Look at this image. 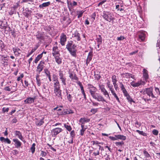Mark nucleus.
Masks as SVG:
<instances>
[{"instance_id": "338daca9", "label": "nucleus", "mask_w": 160, "mask_h": 160, "mask_svg": "<svg viewBox=\"0 0 160 160\" xmlns=\"http://www.w3.org/2000/svg\"><path fill=\"white\" fill-rule=\"evenodd\" d=\"M106 2V0H103V1H102L101 2H99L98 3V6L99 7L101 5H102L104 3Z\"/></svg>"}, {"instance_id": "f257e3e1", "label": "nucleus", "mask_w": 160, "mask_h": 160, "mask_svg": "<svg viewBox=\"0 0 160 160\" xmlns=\"http://www.w3.org/2000/svg\"><path fill=\"white\" fill-rule=\"evenodd\" d=\"M96 91L97 89L96 88L89 90V92L92 98L99 102H107L102 96L99 94L96 93Z\"/></svg>"}, {"instance_id": "f704fd0d", "label": "nucleus", "mask_w": 160, "mask_h": 160, "mask_svg": "<svg viewBox=\"0 0 160 160\" xmlns=\"http://www.w3.org/2000/svg\"><path fill=\"white\" fill-rule=\"evenodd\" d=\"M67 95V98L68 100V101L70 102H71L72 101V97L71 96V95L70 94H68V92H66Z\"/></svg>"}, {"instance_id": "37998d69", "label": "nucleus", "mask_w": 160, "mask_h": 160, "mask_svg": "<svg viewBox=\"0 0 160 160\" xmlns=\"http://www.w3.org/2000/svg\"><path fill=\"white\" fill-rule=\"evenodd\" d=\"M4 48L5 45L3 42L1 40H0V48L1 50L2 51L3 49H4Z\"/></svg>"}, {"instance_id": "20e7f679", "label": "nucleus", "mask_w": 160, "mask_h": 160, "mask_svg": "<svg viewBox=\"0 0 160 160\" xmlns=\"http://www.w3.org/2000/svg\"><path fill=\"white\" fill-rule=\"evenodd\" d=\"M59 77L62 83V86H66V85L67 78L65 74L63 71L60 70L59 71Z\"/></svg>"}, {"instance_id": "4d7b16f0", "label": "nucleus", "mask_w": 160, "mask_h": 160, "mask_svg": "<svg viewBox=\"0 0 160 160\" xmlns=\"http://www.w3.org/2000/svg\"><path fill=\"white\" fill-rule=\"evenodd\" d=\"M152 133L153 134L155 135H157L158 134V132L157 130L154 129L153 130H152Z\"/></svg>"}, {"instance_id": "f03ea898", "label": "nucleus", "mask_w": 160, "mask_h": 160, "mask_svg": "<svg viewBox=\"0 0 160 160\" xmlns=\"http://www.w3.org/2000/svg\"><path fill=\"white\" fill-rule=\"evenodd\" d=\"M76 46L72 44V41H70L68 42L66 46V48L69 51L73 57H76L77 50L76 49Z\"/></svg>"}, {"instance_id": "2eb2a0df", "label": "nucleus", "mask_w": 160, "mask_h": 160, "mask_svg": "<svg viewBox=\"0 0 160 160\" xmlns=\"http://www.w3.org/2000/svg\"><path fill=\"white\" fill-rule=\"evenodd\" d=\"M142 84H145V82H144L140 81H139L137 82H135L134 81H132L130 83L131 85L134 87L139 86Z\"/></svg>"}, {"instance_id": "bf43d9fd", "label": "nucleus", "mask_w": 160, "mask_h": 160, "mask_svg": "<svg viewBox=\"0 0 160 160\" xmlns=\"http://www.w3.org/2000/svg\"><path fill=\"white\" fill-rule=\"evenodd\" d=\"M98 111L97 108H92L91 110V112L92 113L94 114Z\"/></svg>"}, {"instance_id": "1a4fd4ad", "label": "nucleus", "mask_w": 160, "mask_h": 160, "mask_svg": "<svg viewBox=\"0 0 160 160\" xmlns=\"http://www.w3.org/2000/svg\"><path fill=\"white\" fill-rule=\"evenodd\" d=\"M72 37L74 39L75 41H80L81 39L80 34L78 33L77 31H75L72 33Z\"/></svg>"}, {"instance_id": "052dcab7", "label": "nucleus", "mask_w": 160, "mask_h": 160, "mask_svg": "<svg viewBox=\"0 0 160 160\" xmlns=\"http://www.w3.org/2000/svg\"><path fill=\"white\" fill-rule=\"evenodd\" d=\"M125 38L124 37L121 36L119 37H117V39L118 41H121V40H122Z\"/></svg>"}, {"instance_id": "c85d7f7f", "label": "nucleus", "mask_w": 160, "mask_h": 160, "mask_svg": "<svg viewBox=\"0 0 160 160\" xmlns=\"http://www.w3.org/2000/svg\"><path fill=\"white\" fill-rule=\"evenodd\" d=\"M125 97L128 100V102L131 104L132 103V102H135L132 99L129 94L125 96Z\"/></svg>"}, {"instance_id": "5fc2aeb1", "label": "nucleus", "mask_w": 160, "mask_h": 160, "mask_svg": "<svg viewBox=\"0 0 160 160\" xmlns=\"http://www.w3.org/2000/svg\"><path fill=\"white\" fill-rule=\"evenodd\" d=\"M8 108H3L2 109V111L3 113H4L5 112H8L9 110Z\"/></svg>"}, {"instance_id": "cd10ccee", "label": "nucleus", "mask_w": 160, "mask_h": 160, "mask_svg": "<svg viewBox=\"0 0 160 160\" xmlns=\"http://www.w3.org/2000/svg\"><path fill=\"white\" fill-rule=\"evenodd\" d=\"M115 136L116 137L117 139H119L120 140H125L126 139V136L121 135H115Z\"/></svg>"}, {"instance_id": "412c9836", "label": "nucleus", "mask_w": 160, "mask_h": 160, "mask_svg": "<svg viewBox=\"0 0 160 160\" xmlns=\"http://www.w3.org/2000/svg\"><path fill=\"white\" fill-rule=\"evenodd\" d=\"M0 140L2 142H4L5 143H7L8 144H10L11 143V141L9 138H5L3 137H0Z\"/></svg>"}, {"instance_id": "49530a36", "label": "nucleus", "mask_w": 160, "mask_h": 160, "mask_svg": "<svg viewBox=\"0 0 160 160\" xmlns=\"http://www.w3.org/2000/svg\"><path fill=\"white\" fill-rule=\"evenodd\" d=\"M124 143V142L123 141H122L121 142H116L115 143V145L116 146L119 147L121 146L122 147V145Z\"/></svg>"}, {"instance_id": "2f4dec72", "label": "nucleus", "mask_w": 160, "mask_h": 160, "mask_svg": "<svg viewBox=\"0 0 160 160\" xmlns=\"http://www.w3.org/2000/svg\"><path fill=\"white\" fill-rule=\"evenodd\" d=\"M81 127L82 128L81 129L80 131V135L82 136L84 133V131H85L86 128H84V125H81Z\"/></svg>"}, {"instance_id": "4be33fe9", "label": "nucleus", "mask_w": 160, "mask_h": 160, "mask_svg": "<svg viewBox=\"0 0 160 160\" xmlns=\"http://www.w3.org/2000/svg\"><path fill=\"white\" fill-rule=\"evenodd\" d=\"M90 121V119L86 118H81L79 120L81 125H84L85 123L88 122Z\"/></svg>"}, {"instance_id": "6ab92c4d", "label": "nucleus", "mask_w": 160, "mask_h": 160, "mask_svg": "<svg viewBox=\"0 0 160 160\" xmlns=\"http://www.w3.org/2000/svg\"><path fill=\"white\" fill-rule=\"evenodd\" d=\"M15 134L16 136H17L23 142H25V140H23V138L22 135V134L21 132L19 131H14Z\"/></svg>"}, {"instance_id": "aec40b11", "label": "nucleus", "mask_w": 160, "mask_h": 160, "mask_svg": "<svg viewBox=\"0 0 160 160\" xmlns=\"http://www.w3.org/2000/svg\"><path fill=\"white\" fill-rule=\"evenodd\" d=\"M60 56L59 54L58 55L53 56L55 58V61L58 64H60L62 63V59L60 57Z\"/></svg>"}, {"instance_id": "4c0bfd02", "label": "nucleus", "mask_w": 160, "mask_h": 160, "mask_svg": "<svg viewBox=\"0 0 160 160\" xmlns=\"http://www.w3.org/2000/svg\"><path fill=\"white\" fill-rule=\"evenodd\" d=\"M35 143H33L31 147L30 148V150H31L32 153L33 154L35 151Z\"/></svg>"}, {"instance_id": "6e6d98bb", "label": "nucleus", "mask_w": 160, "mask_h": 160, "mask_svg": "<svg viewBox=\"0 0 160 160\" xmlns=\"http://www.w3.org/2000/svg\"><path fill=\"white\" fill-rule=\"evenodd\" d=\"M96 13L95 12L93 13L91 15V19L92 21H93L95 18Z\"/></svg>"}, {"instance_id": "6e6552de", "label": "nucleus", "mask_w": 160, "mask_h": 160, "mask_svg": "<svg viewBox=\"0 0 160 160\" xmlns=\"http://www.w3.org/2000/svg\"><path fill=\"white\" fill-rule=\"evenodd\" d=\"M35 124L37 126H41L44 123V118H36L34 119Z\"/></svg>"}, {"instance_id": "a878e982", "label": "nucleus", "mask_w": 160, "mask_h": 160, "mask_svg": "<svg viewBox=\"0 0 160 160\" xmlns=\"http://www.w3.org/2000/svg\"><path fill=\"white\" fill-rule=\"evenodd\" d=\"M51 4L50 2H46L43 3L42 4H40L39 5V8L42 9H43L44 7H46L48 6Z\"/></svg>"}, {"instance_id": "393cba45", "label": "nucleus", "mask_w": 160, "mask_h": 160, "mask_svg": "<svg viewBox=\"0 0 160 160\" xmlns=\"http://www.w3.org/2000/svg\"><path fill=\"white\" fill-rule=\"evenodd\" d=\"M53 86L54 89L60 88V84L59 81L53 82Z\"/></svg>"}, {"instance_id": "f3484780", "label": "nucleus", "mask_w": 160, "mask_h": 160, "mask_svg": "<svg viewBox=\"0 0 160 160\" xmlns=\"http://www.w3.org/2000/svg\"><path fill=\"white\" fill-rule=\"evenodd\" d=\"M93 56V53L92 51L90 52L88 55L87 58L86 60V64L87 66L90 61L92 60Z\"/></svg>"}, {"instance_id": "680f3d73", "label": "nucleus", "mask_w": 160, "mask_h": 160, "mask_svg": "<svg viewBox=\"0 0 160 160\" xmlns=\"http://www.w3.org/2000/svg\"><path fill=\"white\" fill-rule=\"evenodd\" d=\"M93 156H96L97 155H98L99 154V151L98 150L96 151V152H94L93 153Z\"/></svg>"}, {"instance_id": "dca6fc26", "label": "nucleus", "mask_w": 160, "mask_h": 160, "mask_svg": "<svg viewBox=\"0 0 160 160\" xmlns=\"http://www.w3.org/2000/svg\"><path fill=\"white\" fill-rule=\"evenodd\" d=\"M12 141L14 142V145L17 148H20L22 144V143L17 138H13Z\"/></svg>"}, {"instance_id": "9d476101", "label": "nucleus", "mask_w": 160, "mask_h": 160, "mask_svg": "<svg viewBox=\"0 0 160 160\" xmlns=\"http://www.w3.org/2000/svg\"><path fill=\"white\" fill-rule=\"evenodd\" d=\"M67 37L66 35L64 33H62L60 37V43L61 45L62 46H64Z\"/></svg>"}, {"instance_id": "603ef678", "label": "nucleus", "mask_w": 160, "mask_h": 160, "mask_svg": "<svg viewBox=\"0 0 160 160\" xmlns=\"http://www.w3.org/2000/svg\"><path fill=\"white\" fill-rule=\"evenodd\" d=\"M13 50L14 53H15L16 52H17L18 54H19L20 53V52H18V51L20 50L19 48H13Z\"/></svg>"}, {"instance_id": "b1692460", "label": "nucleus", "mask_w": 160, "mask_h": 160, "mask_svg": "<svg viewBox=\"0 0 160 160\" xmlns=\"http://www.w3.org/2000/svg\"><path fill=\"white\" fill-rule=\"evenodd\" d=\"M44 72L46 75L47 77L48 78L49 81H52V79L50 73L49 71L47 68L44 69Z\"/></svg>"}, {"instance_id": "ea45409f", "label": "nucleus", "mask_w": 160, "mask_h": 160, "mask_svg": "<svg viewBox=\"0 0 160 160\" xmlns=\"http://www.w3.org/2000/svg\"><path fill=\"white\" fill-rule=\"evenodd\" d=\"M99 38H97L96 39V40L97 42V44H101L102 42V39L101 36L100 35H99L98 36Z\"/></svg>"}, {"instance_id": "473e14b6", "label": "nucleus", "mask_w": 160, "mask_h": 160, "mask_svg": "<svg viewBox=\"0 0 160 160\" xmlns=\"http://www.w3.org/2000/svg\"><path fill=\"white\" fill-rule=\"evenodd\" d=\"M145 34L143 33H141L138 35L139 38L142 41H143L145 38Z\"/></svg>"}, {"instance_id": "de8ad7c7", "label": "nucleus", "mask_w": 160, "mask_h": 160, "mask_svg": "<svg viewBox=\"0 0 160 160\" xmlns=\"http://www.w3.org/2000/svg\"><path fill=\"white\" fill-rule=\"evenodd\" d=\"M52 79L53 82L58 81V78H57L56 75L54 74H53L52 75Z\"/></svg>"}, {"instance_id": "f8f14e48", "label": "nucleus", "mask_w": 160, "mask_h": 160, "mask_svg": "<svg viewBox=\"0 0 160 160\" xmlns=\"http://www.w3.org/2000/svg\"><path fill=\"white\" fill-rule=\"evenodd\" d=\"M54 92L56 96L59 98V100L62 99L61 95V90H60V88L54 89Z\"/></svg>"}, {"instance_id": "a18cd8bd", "label": "nucleus", "mask_w": 160, "mask_h": 160, "mask_svg": "<svg viewBox=\"0 0 160 160\" xmlns=\"http://www.w3.org/2000/svg\"><path fill=\"white\" fill-rule=\"evenodd\" d=\"M123 77L124 78H130V73H125L122 74Z\"/></svg>"}, {"instance_id": "8fccbe9b", "label": "nucleus", "mask_w": 160, "mask_h": 160, "mask_svg": "<svg viewBox=\"0 0 160 160\" xmlns=\"http://www.w3.org/2000/svg\"><path fill=\"white\" fill-rule=\"evenodd\" d=\"M70 135L71 138H74L75 136V133L74 131H72L70 133Z\"/></svg>"}, {"instance_id": "a211bd4d", "label": "nucleus", "mask_w": 160, "mask_h": 160, "mask_svg": "<svg viewBox=\"0 0 160 160\" xmlns=\"http://www.w3.org/2000/svg\"><path fill=\"white\" fill-rule=\"evenodd\" d=\"M142 72L144 80L147 81L149 78L148 71L146 69L144 68Z\"/></svg>"}, {"instance_id": "c03bdc74", "label": "nucleus", "mask_w": 160, "mask_h": 160, "mask_svg": "<svg viewBox=\"0 0 160 160\" xmlns=\"http://www.w3.org/2000/svg\"><path fill=\"white\" fill-rule=\"evenodd\" d=\"M143 153L144 156L146 158H149L150 157L149 154L146 150L143 151Z\"/></svg>"}, {"instance_id": "864d4df0", "label": "nucleus", "mask_w": 160, "mask_h": 160, "mask_svg": "<svg viewBox=\"0 0 160 160\" xmlns=\"http://www.w3.org/2000/svg\"><path fill=\"white\" fill-rule=\"evenodd\" d=\"M11 31V33L12 35L14 37H15L16 36V34H15V32L14 30H10Z\"/></svg>"}, {"instance_id": "a19ab883", "label": "nucleus", "mask_w": 160, "mask_h": 160, "mask_svg": "<svg viewBox=\"0 0 160 160\" xmlns=\"http://www.w3.org/2000/svg\"><path fill=\"white\" fill-rule=\"evenodd\" d=\"M136 132H138L139 134L142 135L143 136H147L146 133L144 132L143 131L137 130H136Z\"/></svg>"}, {"instance_id": "774afa93", "label": "nucleus", "mask_w": 160, "mask_h": 160, "mask_svg": "<svg viewBox=\"0 0 160 160\" xmlns=\"http://www.w3.org/2000/svg\"><path fill=\"white\" fill-rule=\"evenodd\" d=\"M39 45H35L33 48L32 49L34 52L38 48Z\"/></svg>"}, {"instance_id": "72a5a7b5", "label": "nucleus", "mask_w": 160, "mask_h": 160, "mask_svg": "<svg viewBox=\"0 0 160 160\" xmlns=\"http://www.w3.org/2000/svg\"><path fill=\"white\" fill-rule=\"evenodd\" d=\"M84 12V11L83 10H82L81 11H77V12L76 13L78 15V18H79L81 17L83 13Z\"/></svg>"}, {"instance_id": "9b49d317", "label": "nucleus", "mask_w": 160, "mask_h": 160, "mask_svg": "<svg viewBox=\"0 0 160 160\" xmlns=\"http://www.w3.org/2000/svg\"><path fill=\"white\" fill-rule=\"evenodd\" d=\"M99 88L101 92L103 93V94L105 96L110 99V98L108 91L106 90L105 88L103 86L101 85H99Z\"/></svg>"}, {"instance_id": "13d9d810", "label": "nucleus", "mask_w": 160, "mask_h": 160, "mask_svg": "<svg viewBox=\"0 0 160 160\" xmlns=\"http://www.w3.org/2000/svg\"><path fill=\"white\" fill-rule=\"evenodd\" d=\"M47 153L43 151H41L40 155L42 157H45L47 155Z\"/></svg>"}, {"instance_id": "39448f33", "label": "nucleus", "mask_w": 160, "mask_h": 160, "mask_svg": "<svg viewBox=\"0 0 160 160\" xmlns=\"http://www.w3.org/2000/svg\"><path fill=\"white\" fill-rule=\"evenodd\" d=\"M143 94L145 93L149 97H151L152 98H155L156 97L154 95L153 93V88L152 87L145 88L143 89Z\"/></svg>"}, {"instance_id": "bb28decb", "label": "nucleus", "mask_w": 160, "mask_h": 160, "mask_svg": "<svg viewBox=\"0 0 160 160\" xmlns=\"http://www.w3.org/2000/svg\"><path fill=\"white\" fill-rule=\"evenodd\" d=\"M69 77L72 80H77L78 79V78L76 76L75 74H73L71 72H69Z\"/></svg>"}, {"instance_id": "7c9ffc66", "label": "nucleus", "mask_w": 160, "mask_h": 160, "mask_svg": "<svg viewBox=\"0 0 160 160\" xmlns=\"http://www.w3.org/2000/svg\"><path fill=\"white\" fill-rule=\"evenodd\" d=\"M112 82H113V84L116 83L117 81V77L115 75H112Z\"/></svg>"}, {"instance_id": "5701e85b", "label": "nucleus", "mask_w": 160, "mask_h": 160, "mask_svg": "<svg viewBox=\"0 0 160 160\" xmlns=\"http://www.w3.org/2000/svg\"><path fill=\"white\" fill-rule=\"evenodd\" d=\"M59 54V52L58 51V47H54L52 48V54L53 56H55L57 55H58V54Z\"/></svg>"}, {"instance_id": "7ed1b4c3", "label": "nucleus", "mask_w": 160, "mask_h": 160, "mask_svg": "<svg viewBox=\"0 0 160 160\" xmlns=\"http://www.w3.org/2000/svg\"><path fill=\"white\" fill-rule=\"evenodd\" d=\"M102 17L105 20L110 22L114 20V15L111 12L104 11L102 15Z\"/></svg>"}, {"instance_id": "e2e57ef3", "label": "nucleus", "mask_w": 160, "mask_h": 160, "mask_svg": "<svg viewBox=\"0 0 160 160\" xmlns=\"http://www.w3.org/2000/svg\"><path fill=\"white\" fill-rule=\"evenodd\" d=\"M124 96L128 94L126 89L122 90Z\"/></svg>"}, {"instance_id": "c756f323", "label": "nucleus", "mask_w": 160, "mask_h": 160, "mask_svg": "<svg viewBox=\"0 0 160 160\" xmlns=\"http://www.w3.org/2000/svg\"><path fill=\"white\" fill-rule=\"evenodd\" d=\"M67 3L68 6V7L69 10L73 8L72 2L70 0H67Z\"/></svg>"}, {"instance_id": "3c124183", "label": "nucleus", "mask_w": 160, "mask_h": 160, "mask_svg": "<svg viewBox=\"0 0 160 160\" xmlns=\"http://www.w3.org/2000/svg\"><path fill=\"white\" fill-rule=\"evenodd\" d=\"M119 82V84H120L119 87H120V88H121V90L122 91V90L125 89V88L124 87L123 84L122 83V82Z\"/></svg>"}, {"instance_id": "09e8293b", "label": "nucleus", "mask_w": 160, "mask_h": 160, "mask_svg": "<svg viewBox=\"0 0 160 160\" xmlns=\"http://www.w3.org/2000/svg\"><path fill=\"white\" fill-rule=\"evenodd\" d=\"M1 26V28L3 29H7L8 30H9L10 29V28L9 27H7V26L3 25L2 24V23L0 25Z\"/></svg>"}, {"instance_id": "0e129e2a", "label": "nucleus", "mask_w": 160, "mask_h": 160, "mask_svg": "<svg viewBox=\"0 0 160 160\" xmlns=\"http://www.w3.org/2000/svg\"><path fill=\"white\" fill-rule=\"evenodd\" d=\"M24 76V75L23 73L21 74L20 76L18 77L17 79V80L18 81H19Z\"/></svg>"}, {"instance_id": "69168bd1", "label": "nucleus", "mask_w": 160, "mask_h": 160, "mask_svg": "<svg viewBox=\"0 0 160 160\" xmlns=\"http://www.w3.org/2000/svg\"><path fill=\"white\" fill-rule=\"evenodd\" d=\"M12 153L13 155H16L18 153V151L16 149H14L12 151Z\"/></svg>"}, {"instance_id": "58836bf2", "label": "nucleus", "mask_w": 160, "mask_h": 160, "mask_svg": "<svg viewBox=\"0 0 160 160\" xmlns=\"http://www.w3.org/2000/svg\"><path fill=\"white\" fill-rule=\"evenodd\" d=\"M73 111L71 109H66L63 112L64 114H69L70 113H73Z\"/></svg>"}, {"instance_id": "4468645a", "label": "nucleus", "mask_w": 160, "mask_h": 160, "mask_svg": "<svg viewBox=\"0 0 160 160\" xmlns=\"http://www.w3.org/2000/svg\"><path fill=\"white\" fill-rule=\"evenodd\" d=\"M36 99L35 97H28L24 100V102L26 103L31 104L33 103Z\"/></svg>"}, {"instance_id": "e433bc0d", "label": "nucleus", "mask_w": 160, "mask_h": 160, "mask_svg": "<svg viewBox=\"0 0 160 160\" xmlns=\"http://www.w3.org/2000/svg\"><path fill=\"white\" fill-rule=\"evenodd\" d=\"M9 14L10 15H12L14 14H16L15 8L13 7L9 12Z\"/></svg>"}, {"instance_id": "79ce46f5", "label": "nucleus", "mask_w": 160, "mask_h": 160, "mask_svg": "<svg viewBox=\"0 0 160 160\" xmlns=\"http://www.w3.org/2000/svg\"><path fill=\"white\" fill-rule=\"evenodd\" d=\"M38 75L36 76V83L38 86H40L41 85V82L40 79L38 78Z\"/></svg>"}, {"instance_id": "0eeeda50", "label": "nucleus", "mask_w": 160, "mask_h": 160, "mask_svg": "<svg viewBox=\"0 0 160 160\" xmlns=\"http://www.w3.org/2000/svg\"><path fill=\"white\" fill-rule=\"evenodd\" d=\"M62 131L61 128H57L53 129L52 130V137H56L57 135Z\"/></svg>"}, {"instance_id": "423d86ee", "label": "nucleus", "mask_w": 160, "mask_h": 160, "mask_svg": "<svg viewBox=\"0 0 160 160\" xmlns=\"http://www.w3.org/2000/svg\"><path fill=\"white\" fill-rule=\"evenodd\" d=\"M45 63L44 61H41L38 66L37 67L36 71L39 74L43 70L44 68L45 67L44 65Z\"/></svg>"}, {"instance_id": "ddd939ff", "label": "nucleus", "mask_w": 160, "mask_h": 160, "mask_svg": "<svg viewBox=\"0 0 160 160\" xmlns=\"http://www.w3.org/2000/svg\"><path fill=\"white\" fill-rule=\"evenodd\" d=\"M36 36L38 40H42L44 39V34L43 32H40L39 31L37 32Z\"/></svg>"}, {"instance_id": "c9c22d12", "label": "nucleus", "mask_w": 160, "mask_h": 160, "mask_svg": "<svg viewBox=\"0 0 160 160\" xmlns=\"http://www.w3.org/2000/svg\"><path fill=\"white\" fill-rule=\"evenodd\" d=\"M64 126L66 129L68 131H70L71 130L72 128L70 125H68L67 124L65 123L64 124Z\"/></svg>"}]
</instances>
